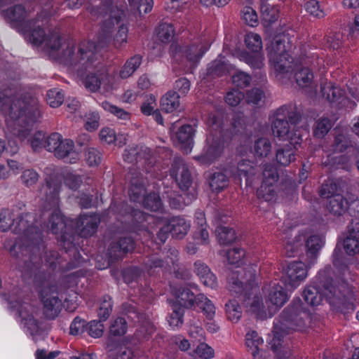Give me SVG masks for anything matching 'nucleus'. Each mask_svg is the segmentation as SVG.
I'll use <instances>...</instances> for the list:
<instances>
[{"instance_id":"nucleus-34","label":"nucleus","mask_w":359,"mask_h":359,"mask_svg":"<svg viewBox=\"0 0 359 359\" xmlns=\"http://www.w3.org/2000/svg\"><path fill=\"white\" fill-rule=\"evenodd\" d=\"M125 311L128 318L135 323H145L147 327L145 337L150 336L154 333V329L153 325L148 321L144 322L145 314L140 312L136 306L127 305L125 307Z\"/></svg>"},{"instance_id":"nucleus-24","label":"nucleus","mask_w":359,"mask_h":359,"mask_svg":"<svg viewBox=\"0 0 359 359\" xmlns=\"http://www.w3.org/2000/svg\"><path fill=\"white\" fill-rule=\"evenodd\" d=\"M1 15L18 32L29 31L34 25L35 18L28 20H25L27 18V11L22 4L15 5L6 10H2Z\"/></svg>"},{"instance_id":"nucleus-51","label":"nucleus","mask_w":359,"mask_h":359,"mask_svg":"<svg viewBox=\"0 0 359 359\" xmlns=\"http://www.w3.org/2000/svg\"><path fill=\"white\" fill-rule=\"evenodd\" d=\"M83 180V176L76 175L73 172L67 171L63 173L65 185L73 191L78 190L80 188Z\"/></svg>"},{"instance_id":"nucleus-26","label":"nucleus","mask_w":359,"mask_h":359,"mask_svg":"<svg viewBox=\"0 0 359 359\" xmlns=\"http://www.w3.org/2000/svg\"><path fill=\"white\" fill-rule=\"evenodd\" d=\"M225 147L226 142L223 137L212 135V140L208 138L203 151L194 158L201 165H210L221 156Z\"/></svg>"},{"instance_id":"nucleus-15","label":"nucleus","mask_w":359,"mask_h":359,"mask_svg":"<svg viewBox=\"0 0 359 359\" xmlns=\"http://www.w3.org/2000/svg\"><path fill=\"white\" fill-rule=\"evenodd\" d=\"M60 245L65 250L66 253L72 252L73 257L70 259L65 266H62L60 264L61 257L57 251L49 250L45 252V266L48 271H51L53 273L56 271L66 273L83 266L86 259L81 256L79 250L72 249L67 252L65 248L60 244Z\"/></svg>"},{"instance_id":"nucleus-40","label":"nucleus","mask_w":359,"mask_h":359,"mask_svg":"<svg viewBox=\"0 0 359 359\" xmlns=\"http://www.w3.org/2000/svg\"><path fill=\"white\" fill-rule=\"evenodd\" d=\"M347 198L344 197L341 194H335L330 197L328 200L327 209L328 210L335 215H341L346 212V208H347Z\"/></svg>"},{"instance_id":"nucleus-62","label":"nucleus","mask_w":359,"mask_h":359,"mask_svg":"<svg viewBox=\"0 0 359 359\" xmlns=\"http://www.w3.org/2000/svg\"><path fill=\"white\" fill-rule=\"evenodd\" d=\"M102 106L106 111L112 114L119 119L127 121L130 118L131 115L128 111L114 105L107 101L103 102Z\"/></svg>"},{"instance_id":"nucleus-12","label":"nucleus","mask_w":359,"mask_h":359,"mask_svg":"<svg viewBox=\"0 0 359 359\" xmlns=\"http://www.w3.org/2000/svg\"><path fill=\"white\" fill-rule=\"evenodd\" d=\"M291 48L292 42L289 34L282 33L275 36L271 46L268 48V55L276 72L281 74L289 72L293 60L289 54Z\"/></svg>"},{"instance_id":"nucleus-13","label":"nucleus","mask_w":359,"mask_h":359,"mask_svg":"<svg viewBox=\"0 0 359 359\" xmlns=\"http://www.w3.org/2000/svg\"><path fill=\"white\" fill-rule=\"evenodd\" d=\"M124 161L128 163H142L146 172L151 177L156 179L163 178L166 175V171L158 170L159 165L156 163L154 158L151 156V151L148 147L128 146L123 154Z\"/></svg>"},{"instance_id":"nucleus-56","label":"nucleus","mask_w":359,"mask_h":359,"mask_svg":"<svg viewBox=\"0 0 359 359\" xmlns=\"http://www.w3.org/2000/svg\"><path fill=\"white\" fill-rule=\"evenodd\" d=\"M88 271L86 269H79L72 273L65 275L62 277V280L65 287H73L77 285L81 278L86 276Z\"/></svg>"},{"instance_id":"nucleus-7","label":"nucleus","mask_w":359,"mask_h":359,"mask_svg":"<svg viewBox=\"0 0 359 359\" xmlns=\"http://www.w3.org/2000/svg\"><path fill=\"white\" fill-rule=\"evenodd\" d=\"M226 257L230 264L236 265L238 268L229 280V291L242 301L250 299L256 284L257 265L250 264L241 267L245 264V252L243 248H233L228 250Z\"/></svg>"},{"instance_id":"nucleus-52","label":"nucleus","mask_w":359,"mask_h":359,"mask_svg":"<svg viewBox=\"0 0 359 359\" xmlns=\"http://www.w3.org/2000/svg\"><path fill=\"white\" fill-rule=\"evenodd\" d=\"M65 95L62 89L55 88L47 91L46 102L51 107H58L63 103Z\"/></svg>"},{"instance_id":"nucleus-44","label":"nucleus","mask_w":359,"mask_h":359,"mask_svg":"<svg viewBox=\"0 0 359 359\" xmlns=\"http://www.w3.org/2000/svg\"><path fill=\"white\" fill-rule=\"evenodd\" d=\"M216 236L220 245H230L236 240V233L233 228L220 226L216 229Z\"/></svg>"},{"instance_id":"nucleus-35","label":"nucleus","mask_w":359,"mask_h":359,"mask_svg":"<svg viewBox=\"0 0 359 359\" xmlns=\"http://www.w3.org/2000/svg\"><path fill=\"white\" fill-rule=\"evenodd\" d=\"M238 58L253 69H261L264 66L262 51L249 53L247 50H241L238 53Z\"/></svg>"},{"instance_id":"nucleus-33","label":"nucleus","mask_w":359,"mask_h":359,"mask_svg":"<svg viewBox=\"0 0 359 359\" xmlns=\"http://www.w3.org/2000/svg\"><path fill=\"white\" fill-rule=\"evenodd\" d=\"M245 346L248 351L250 352L252 357H258V355L262 354V350L260 346L264 344V339L261 337L257 332L250 330L245 334Z\"/></svg>"},{"instance_id":"nucleus-19","label":"nucleus","mask_w":359,"mask_h":359,"mask_svg":"<svg viewBox=\"0 0 359 359\" xmlns=\"http://www.w3.org/2000/svg\"><path fill=\"white\" fill-rule=\"evenodd\" d=\"M44 248L45 245L43 241V248L41 249L40 254L36 257L37 258L34 259L33 262L31 261L29 254L26 252L24 254H20V257L18 258L21 259L22 257V259L25 257L23 261L28 271L31 274L34 273V283L36 288L39 289V291L50 285H57L55 283H50L51 273H53L51 271H46L44 270H39L38 272H36V271L39 269V266L42 263V253L44 251Z\"/></svg>"},{"instance_id":"nucleus-28","label":"nucleus","mask_w":359,"mask_h":359,"mask_svg":"<svg viewBox=\"0 0 359 359\" xmlns=\"http://www.w3.org/2000/svg\"><path fill=\"white\" fill-rule=\"evenodd\" d=\"M196 130L189 124H184L179 128L175 137L181 149L186 153L190 152L194 147Z\"/></svg>"},{"instance_id":"nucleus-53","label":"nucleus","mask_w":359,"mask_h":359,"mask_svg":"<svg viewBox=\"0 0 359 359\" xmlns=\"http://www.w3.org/2000/svg\"><path fill=\"white\" fill-rule=\"evenodd\" d=\"M30 146L34 152H39L43 149L47 151L48 137H46L45 133L38 131L35 133L33 136L29 140Z\"/></svg>"},{"instance_id":"nucleus-23","label":"nucleus","mask_w":359,"mask_h":359,"mask_svg":"<svg viewBox=\"0 0 359 359\" xmlns=\"http://www.w3.org/2000/svg\"><path fill=\"white\" fill-rule=\"evenodd\" d=\"M57 294V285H50L39 291V299L43 305V314L47 319H55L62 311V300Z\"/></svg>"},{"instance_id":"nucleus-20","label":"nucleus","mask_w":359,"mask_h":359,"mask_svg":"<svg viewBox=\"0 0 359 359\" xmlns=\"http://www.w3.org/2000/svg\"><path fill=\"white\" fill-rule=\"evenodd\" d=\"M0 295L8 301L11 310L17 311L18 317L21 318L22 324L31 335L35 336L40 334V323L39 320L34 318L32 313L29 311V309H32L29 304L20 301H10L8 295L5 293H1Z\"/></svg>"},{"instance_id":"nucleus-14","label":"nucleus","mask_w":359,"mask_h":359,"mask_svg":"<svg viewBox=\"0 0 359 359\" xmlns=\"http://www.w3.org/2000/svg\"><path fill=\"white\" fill-rule=\"evenodd\" d=\"M136 248V241L130 236H121L112 240L107 250V260L102 264L97 260L95 267L99 270L108 268L111 264L123 260L132 254Z\"/></svg>"},{"instance_id":"nucleus-30","label":"nucleus","mask_w":359,"mask_h":359,"mask_svg":"<svg viewBox=\"0 0 359 359\" xmlns=\"http://www.w3.org/2000/svg\"><path fill=\"white\" fill-rule=\"evenodd\" d=\"M166 219L171 231V236L176 239H182L191 227L190 222L180 216L166 217Z\"/></svg>"},{"instance_id":"nucleus-60","label":"nucleus","mask_w":359,"mask_h":359,"mask_svg":"<svg viewBox=\"0 0 359 359\" xmlns=\"http://www.w3.org/2000/svg\"><path fill=\"white\" fill-rule=\"evenodd\" d=\"M231 133L233 139L235 136L242 135L245 132V124L243 114L236 113L235 114L231 119Z\"/></svg>"},{"instance_id":"nucleus-41","label":"nucleus","mask_w":359,"mask_h":359,"mask_svg":"<svg viewBox=\"0 0 359 359\" xmlns=\"http://www.w3.org/2000/svg\"><path fill=\"white\" fill-rule=\"evenodd\" d=\"M261 18L264 23L270 25L278 20L279 17V11L274 6L266 1H262L260 6Z\"/></svg>"},{"instance_id":"nucleus-45","label":"nucleus","mask_w":359,"mask_h":359,"mask_svg":"<svg viewBox=\"0 0 359 359\" xmlns=\"http://www.w3.org/2000/svg\"><path fill=\"white\" fill-rule=\"evenodd\" d=\"M229 184L227 176L222 172H215L209 177V185L212 191L219 193Z\"/></svg>"},{"instance_id":"nucleus-39","label":"nucleus","mask_w":359,"mask_h":359,"mask_svg":"<svg viewBox=\"0 0 359 359\" xmlns=\"http://www.w3.org/2000/svg\"><path fill=\"white\" fill-rule=\"evenodd\" d=\"M180 107V95L175 91H168L161 99V109L166 113H171Z\"/></svg>"},{"instance_id":"nucleus-42","label":"nucleus","mask_w":359,"mask_h":359,"mask_svg":"<svg viewBox=\"0 0 359 359\" xmlns=\"http://www.w3.org/2000/svg\"><path fill=\"white\" fill-rule=\"evenodd\" d=\"M142 205L151 212H163V205L158 194L151 192L142 198Z\"/></svg>"},{"instance_id":"nucleus-31","label":"nucleus","mask_w":359,"mask_h":359,"mask_svg":"<svg viewBox=\"0 0 359 359\" xmlns=\"http://www.w3.org/2000/svg\"><path fill=\"white\" fill-rule=\"evenodd\" d=\"M207 48L198 43H191L180 48V51L185 55L187 60L195 66L199 62Z\"/></svg>"},{"instance_id":"nucleus-59","label":"nucleus","mask_w":359,"mask_h":359,"mask_svg":"<svg viewBox=\"0 0 359 359\" xmlns=\"http://www.w3.org/2000/svg\"><path fill=\"white\" fill-rule=\"evenodd\" d=\"M128 330V324L125 318L118 317L114 319L109 327V333L114 337L124 335Z\"/></svg>"},{"instance_id":"nucleus-8","label":"nucleus","mask_w":359,"mask_h":359,"mask_svg":"<svg viewBox=\"0 0 359 359\" xmlns=\"http://www.w3.org/2000/svg\"><path fill=\"white\" fill-rule=\"evenodd\" d=\"M69 55L70 56L69 66L76 72L79 76L85 77V87L91 92H96L100 88L105 75L100 70L93 73L90 72V69H94L98 64L97 47L94 41H88L81 43L76 57H74L73 48L69 50Z\"/></svg>"},{"instance_id":"nucleus-5","label":"nucleus","mask_w":359,"mask_h":359,"mask_svg":"<svg viewBox=\"0 0 359 359\" xmlns=\"http://www.w3.org/2000/svg\"><path fill=\"white\" fill-rule=\"evenodd\" d=\"M18 88L15 83H11V88L0 92V110L8 114L15 125L20 126L17 135L20 140L25 139L29 134L30 128L36 122L39 110L36 101L27 95L16 98Z\"/></svg>"},{"instance_id":"nucleus-22","label":"nucleus","mask_w":359,"mask_h":359,"mask_svg":"<svg viewBox=\"0 0 359 359\" xmlns=\"http://www.w3.org/2000/svg\"><path fill=\"white\" fill-rule=\"evenodd\" d=\"M171 292L175 299L170 302L177 304L184 309H191L195 306L196 302H200L204 299L203 294H196L198 290L194 284L171 287Z\"/></svg>"},{"instance_id":"nucleus-38","label":"nucleus","mask_w":359,"mask_h":359,"mask_svg":"<svg viewBox=\"0 0 359 359\" xmlns=\"http://www.w3.org/2000/svg\"><path fill=\"white\" fill-rule=\"evenodd\" d=\"M142 62V56L137 54L129 57L121 67L119 76L121 79H126L131 76L139 68Z\"/></svg>"},{"instance_id":"nucleus-1","label":"nucleus","mask_w":359,"mask_h":359,"mask_svg":"<svg viewBox=\"0 0 359 359\" xmlns=\"http://www.w3.org/2000/svg\"><path fill=\"white\" fill-rule=\"evenodd\" d=\"M46 202L53 210L45 225L53 234L58 235V242L66 249L79 250V240L90 238L97 231L101 219L96 212L80 214L76 219L67 218L59 208L60 181L51 176L46 179Z\"/></svg>"},{"instance_id":"nucleus-4","label":"nucleus","mask_w":359,"mask_h":359,"mask_svg":"<svg viewBox=\"0 0 359 359\" xmlns=\"http://www.w3.org/2000/svg\"><path fill=\"white\" fill-rule=\"evenodd\" d=\"M304 241L306 264L301 261H292L283 268L281 280L287 290H294L304 280L308 275V267L313 266L318 260L320 251L324 245V240L318 235H311L306 238L298 235L285 245L287 256L294 257L299 254L300 243Z\"/></svg>"},{"instance_id":"nucleus-46","label":"nucleus","mask_w":359,"mask_h":359,"mask_svg":"<svg viewBox=\"0 0 359 359\" xmlns=\"http://www.w3.org/2000/svg\"><path fill=\"white\" fill-rule=\"evenodd\" d=\"M228 72V64L224 60L217 59L208 64L206 74L208 76L219 77L226 74Z\"/></svg>"},{"instance_id":"nucleus-32","label":"nucleus","mask_w":359,"mask_h":359,"mask_svg":"<svg viewBox=\"0 0 359 359\" xmlns=\"http://www.w3.org/2000/svg\"><path fill=\"white\" fill-rule=\"evenodd\" d=\"M297 144H287L276 151V158L280 165L287 166L296 159Z\"/></svg>"},{"instance_id":"nucleus-17","label":"nucleus","mask_w":359,"mask_h":359,"mask_svg":"<svg viewBox=\"0 0 359 359\" xmlns=\"http://www.w3.org/2000/svg\"><path fill=\"white\" fill-rule=\"evenodd\" d=\"M128 27L122 24L118 26V31L112 39V26L111 22L107 21L103 22L97 35V43L94 42L96 45L97 50L98 48L107 47L111 42H112L113 46L116 48H121L128 42Z\"/></svg>"},{"instance_id":"nucleus-63","label":"nucleus","mask_w":359,"mask_h":359,"mask_svg":"<svg viewBox=\"0 0 359 359\" xmlns=\"http://www.w3.org/2000/svg\"><path fill=\"white\" fill-rule=\"evenodd\" d=\"M163 196L166 198L169 205L172 209L180 210L184 207L186 203L183 201L182 196L174 191H168Z\"/></svg>"},{"instance_id":"nucleus-18","label":"nucleus","mask_w":359,"mask_h":359,"mask_svg":"<svg viewBox=\"0 0 359 359\" xmlns=\"http://www.w3.org/2000/svg\"><path fill=\"white\" fill-rule=\"evenodd\" d=\"M262 182L257 190V196L259 199L266 202L274 201L277 197L276 182L279 175L276 166L271 163L264 165Z\"/></svg>"},{"instance_id":"nucleus-54","label":"nucleus","mask_w":359,"mask_h":359,"mask_svg":"<svg viewBox=\"0 0 359 359\" xmlns=\"http://www.w3.org/2000/svg\"><path fill=\"white\" fill-rule=\"evenodd\" d=\"M332 125L328 118H319L313 128V136L317 138L324 137L331 129Z\"/></svg>"},{"instance_id":"nucleus-10","label":"nucleus","mask_w":359,"mask_h":359,"mask_svg":"<svg viewBox=\"0 0 359 359\" xmlns=\"http://www.w3.org/2000/svg\"><path fill=\"white\" fill-rule=\"evenodd\" d=\"M111 210L116 215V219L130 232L145 230L148 224L156 221V217L139 209H135L127 203H112Z\"/></svg>"},{"instance_id":"nucleus-16","label":"nucleus","mask_w":359,"mask_h":359,"mask_svg":"<svg viewBox=\"0 0 359 359\" xmlns=\"http://www.w3.org/2000/svg\"><path fill=\"white\" fill-rule=\"evenodd\" d=\"M320 93L332 108L340 110L352 109L355 106V102L346 96L345 90L331 81L320 83Z\"/></svg>"},{"instance_id":"nucleus-64","label":"nucleus","mask_w":359,"mask_h":359,"mask_svg":"<svg viewBox=\"0 0 359 359\" xmlns=\"http://www.w3.org/2000/svg\"><path fill=\"white\" fill-rule=\"evenodd\" d=\"M142 270L138 266H128L122 271L121 275L123 281L127 283L137 282L140 278Z\"/></svg>"},{"instance_id":"nucleus-11","label":"nucleus","mask_w":359,"mask_h":359,"mask_svg":"<svg viewBox=\"0 0 359 359\" xmlns=\"http://www.w3.org/2000/svg\"><path fill=\"white\" fill-rule=\"evenodd\" d=\"M144 269L152 275L156 272L174 273L175 278L186 279L187 271L179 264V252L175 248H170L164 258L158 254L147 256L143 262Z\"/></svg>"},{"instance_id":"nucleus-48","label":"nucleus","mask_w":359,"mask_h":359,"mask_svg":"<svg viewBox=\"0 0 359 359\" xmlns=\"http://www.w3.org/2000/svg\"><path fill=\"white\" fill-rule=\"evenodd\" d=\"M226 317L232 323H237L242 316V307L238 302L233 299H229L225 304Z\"/></svg>"},{"instance_id":"nucleus-36","label":"nucleus","mask_w":359,"mask_h":359,"mask_svg":"<svg viewBox=\"0 0 359 359\" xmlns=\"http://www.w3.org/2000/svg\"><path fill=\"white\" fill-rule=\"evenodd\" d=\"M158 39L162 43H169L175 34V28L172 22L162 20L155 29Z\"/></svg>"},{"instance_id":"nucleus-61","label":"nucleus","mask_w":359,"mask_h":359,"mask_svg":"<svg viewBox=\"0 0 359 359\" xmlns=\"http://www.w3.org/2000/svg\"><path fill=\"white\" fill-rule=\"evenodd\" d=\"M130 7L136 10L140 15L149 13L153 8V0H128Z\"/></svg>"},{"instance_id":"nucleus-9","label":"nucleus","mask_w":359,"mask_h":359,"mask_svg":"<svg viewBox=\"0 0 359 359\" xmlns=\"http://www.w3.org/2000/svg\"><path fill=\"white\" fill-rule=\"evenodd\" d=\"M299 112L292 104H284L275 112L271 124L273 135L280 140H288L291 144H301L302 137L297 131L291 130L290 123L297 124L301 121Z\"/></svg>"},{"instance_id":"nucleus-3","label":"nucleus","mask_w":359,"mask_h":359,"mask_svg":"<svg viewBox=\"0 0 359 359\" xmlns=\"http://www.w3.org/2000/svg\"><path fill=\"white\" fill-rule=\"evenodd\" d=\"M330 270L329 267L319 271L316 282L304 288V302L316 306L325 299L338 312L345 315L353 312L356 309L353 287L343 279L334 281Z\"/></svg>"},{"instance_id":"nucleus-37","label":"nucleus","mask_w":359,"mask_h":359,"mask_svg":"<svg viewBox=\"0 0 359 359\" xmlns=\"http://www.w3.org/2000/svg\"><path fill=\"white\" fill-rule=\"evenodd\" d=\"M37 22L38 20L35 19L34 25L29 31L20 33L28 38L31 43L39 46L46 41L47 36L44 29L39 25H36Z\"/></svg>"},{"instance_id":"nucleus-27","label":"nucleus","mask_w":359,"mask_h":359,"mask_svg":"<svg viewBox=\"0 0 359 359\" xmlns=\"http://www.w3.org/2000/svg\"><path fill=\"white\" fill-rule=\"evenodd\" d=\"M235 180L241 182L244 178L246 187H252L257 174V166L254 161L243 159L236 164L229 165L226 169Z\"/></svg>"},{"instance_id":"nucleus-43","label":"nucleus","mask_w":359,"mask_h":359,"mask_svg":"<svg viewBox=\"0 0 359 359\" xmlns=\"http://www.w3.org/2000/svg\"><path fill=\"white\" fill-rule=\"evenodd\" d=\"M270 302L277 308L282 307L288 300L286 290L280 285L273 286L269 294Z\"/></svg>"},{"instance_id":"nucleus-50","label":"nucleus","mask_w":359,"mask_h":359,"mask_svg":"<svg viewBox=\"0 0 359 359\" xmlns=\"http://www.w3.org/2000/svg\"><path fill=\"white\" fill-rule=\"evenodd\" d=\"M351 147V141L349 137L343 133L337 134L331 144V150L334 153H343Z\"/></svg>"},{"instance_id":"nucleus-58","label":"nucleus","mask_w":359,"mask_h":359,"mask_svg":"<svg viewBox=\"0 0 359 359\" xmlns=\"http://www.w3.org/2000/svg\"><path fill=\"white\" fill-rule=\"evenodd\" d=\"M245 43L247 48L252 53L262 51V41L259 34L256 33H248L245 37Z\"/></svg>"},{"instance_id":"nucleus-47","label":"nucleus","mask_w":359,"mask_h":359,"mask_svg":"<svg viewBox=\"0 0 359 359\" xmlns=\"http://www.w3.org/2000/svg\"><path fill=\"white\" fill-rule=\"evenodd\" d=\"M170 304L172 312L168 316V322L169 325L172 329H175V327H178L183 324L185 309L180 306L177 304H174L171 302H170Z\"/></svg>"},{"instance_id":"nucleus-49","label":"nucleus","mask_w":359,"mask_h":359,"mask_svg":"<svg viewBox=\"0 0 359 359\" xmlns=\"http://www.w3.org/2000/svg\"><path fill=\"white\" fill-rule=\"evenodd\" d=\"M294 78L299 86L308 87L313 83V73L309 67H301L295 72Z\"/></svg>"},{"instance_id":"nucleus-2","label":"nucleus","mask_w":359,"mask_h":359,"mask_svg":"<svg viewBox=\"0 0 359 359\" xmlns=\"http://www.w3.org/2000/svg\"><path fill=\"white\" fill-rule=\"evenodd\" d=\"M25 208V204L19 201L11 210L3 209L0 212V230L6 232L11 229L20 236L9 248V242L6 245L12 256L18 258L20 254L29 253L33 262L43 248L44 227L35 213L23 212Z\"/></svg>"},{"instance_id":"nucleus-6","label":"nucleus","mask_w":359,"mask_h":359,"mask_svg":"<svg viewBox=\"0 0 359 359\" xmlns=\"http://www.w3.org/2000/svg\"><path fill=\"white\" fill-rule=\"evenodd\" d=\"M310 318L311 313L309 309L304 307L301 299L294 298L278 318L274 319L271 349L276 352L279 351L284 335L292 331H302L306 327Z\"/></svg>"},{"instance_id":"nucleus-25","label":"nucleus","mask_w":359,"mask_h":359,"mask_svg":"<svg viewBox=\"0 0 359 359\" xmlns=\"http://www.w3.org/2000/svg\"><path fill=\"white\" fill-rule=\"evenodd\" d=\"M171 178L182 191H188L192 186L194 177L190 166L183 158L175 157L169 170Z\"/></svg>"},{"instance_id":"nucleus-21","label":"nucleus","mask_w":359,"mask_h":359,"mask_svg":"<svg viewBox=\"0 0 359 359\" xmlns=\"http://www.w3.org/2000/svg\"><path fill=\"white\" fill-rule=\"evenodd\" d=\"M47 151L53 152L55 156L58 159H65L70 156L75 155L74 142L70 139H64L59 133H52L48 136V142L46 144ZM76 157H72L69 162L73 163L76 162Z\"/></svg>"},{"instance_id":"nucleus-57","label":"nucleus","mask_w":359,"mask_h":359,"mask_svg":"<svg viewBox=\"0 0 359 359\" xmlns=\"http://www.w3.org/2000/svg\"><path fill=\"white\" fill-rule=\"evenodd\" d=\"M78 203L83 209H88L95 206L97 203V198L88 190L86 191H79L76 197Z\"/></svg>"},{"instance_id":"nucleus-55","label":"nucleus","mask_w":359,"mask_h":359,"mask_svg":"<svg viewBox=\"0 0 359 359\" xmlns=\"http://www.w3.org/2000/svg\"><path fill=\"white\" fill-rule=\"evenodd\" d=\"M271 149V144L269 139L261 137L254 144V153L257 157H266Z\"/></svg>"},{"instance_id":"nucleus-29","label":"nucleus","mask_w":359,"mask_h":359,"mask_svg":"<svg viewBox=\"0 0 359 359\" xmlns=\"http://www.w3.org/2000/svg\"><path fill=\"white\" fill-rule=\"evenodd\" d=\"M146 187L145 181L142 175L134 172L130 179L128 188V194L131 201L139 203L142 199V196H145Z\"/></svg>"}]
</instances>
